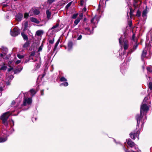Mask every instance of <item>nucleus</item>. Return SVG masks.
<instances>
[{"label": "nucleus", "instance_id": "1", "mask_svg": "<svg viewBox=\"0 0 152 152\" xmlns=\"http://www.w3.org/2000/svg\"><path fill=\"white\" fill-rule=\"evenodd\" d=\"M10 112L8 111L3 113L0 117V119L4 123L5 121H7L10 115Z\"/></svg>", "mask_w": 152, "mask_h": 152}, {"label": "nucleus", "instance_id": "2", "mask_svg": "<svg viewBox=\"0 0 152 152\" xmlns=\"http://www.w3.org/2000/svg\"><path fill=\"white\" fill-rule=\"evenodd\" d=\"M142 118L143 115L141 111H140V114L137 115L135 116L136 119L137 120V126H139L140 121Z\"/></svg>", "mask_w": 152, "mask_h": 152}, {"label": "nucleus", "instance_id": "3", "mask_svg": "<svg viewBox=\"0 0 152 152\" xmlns=\"http://www.w3.org/2000/svg\"><path fill=\"white\" fill-rule=\"evenodd\" d=\"M10 34L12 36L15 37L20 34V32L18 29L16 28H14L12 31L10 30Z\"/></svg>", "mask_w": 152, "mask_h": 152}, {"label": "nucleus", "instance_id": "4", "mask_svg": "<svg viewBox=\"0 0 152 152\" xmlns=\"http://www.w3.org/2000/svg\"><path fill=\"white\" fill-rule=\"evenodd\" d=\"M32 102V99L31 98L26 99L23 100V104L21 105L22 106H26V103L29 105Z\"/></svg>", "mask_w": 152, "mask_h": 152}, {"label": "nucleus", "instance_id": "5", "mask_svg": "<svg viewBox=\"0 0 152 152\" xmlns=\"http://www.w3.org/2000/svg\"><path fill=\"white\" fill-rule=\"evenodd\" d=\"M140 131L138 130L136 133L131 132L130 134L129 135L130 137L133 140H135L136 137L138 136H139Z\"/></svg>", "mask_w": 152, "mask_h": 152}, {"label": "nucleus", "instance_id": "6", "mask_svg": "<svg viewBox=\"0 0 152 152\" xmlns=\"http://www.w3.org/2000/svg\"><path fill=\"white\" fill-rule=\"evenodd\" d=\"M149 110V108L145 103L143 104L141 106L140 111H141L142 113V111L147 112Z\"/></svg>", "mask_w": 152, "mask_h": 152}, {"label": "nucleus", "instance_id": "7", "mask_svg": "<svg viewBox=\"0 0 152 152\" xmlns=\"http://www.w3.org/2000/svg\"><path fill=\"white\" fill-rule=\"evenodd\" d=\"M137 42V40L135 42V45H133L132 48L130 50L129 53H131L137 49L139 45V43H138Z\"/></svg>", "mask_w": 152, "mask_h": 152}, {"label": "nucleus", "instance_id": "8", "mask_svg": "<svg viewBox=\"0 0 152 152\" xmlns=\"http://www.w3.org/2000/svg\"><path fill=\"white\" fill-rule=\"evenodd\" d=\"M23 14L21 13H19L17 14L15 16V20L19 22H20L23 18Z\"/></svg>", "mask_w": 152, "mask_h": 152}, {"label": "nucleus", "instance_id": "9", "mask_svg": "<svg viewBox=\"0 0 152 152\" xmlns=\"http://www.w3.org/2000/svg\"><path fill=\"white\" fill-rule=\"evenodd\" d=\"M23 66L20 65H18L17 66V69L14 70V74H16L20 72L23 69Z\"/></svg>", "mask_w": 152, "mask_h": 152}, {"label": "nucleus", "instance_id": "10", "mask_svg": "<svg viewBox=\"0 0 152 152\" xmlns=\"http://www.w3.org/2000/svg\"><path fill=\"white\" fill-rule=\"evenodd\" d=\"M124 42V48L125 50H127L129 47V42L126 39H123Z\"/></svg>", "mask_w": 152, "mask_h": 152}, {"label": "nucleus", "instance_id": "11", "mask_svg": "<svg viewBox=\"0 0 152 152\" xmlns=\"http://www.w3.org/2000/svg\"><path fill=\"white\" fill-rule=\"evenodd\" d=\"M127 144L130 147L132 148L135 145V144L130 139H129L127 141Z\"/></svg>", "mask_w": 152, "mask_h": 152}, {"label": "nucleus", "instance_id": "12", "mask_svg": "<svg viewBox=\"0 0 152 152\" xmlns=\"http://www.w3.org/2000/svg\"><path fill=\"white\" fill-rule=\"evenodd\" d=\"M147 54V50L146 48H144L143 50L141 56V58L142 59H144L146 57Z\"/></svg>", "mask_w": 152, "mask_h": 152}, {"label": "nucleus", "instance_id": "13", "mask_svg": "<svg viewBox=\"0 0 152 152\" xmlns=\"http://www.w3.org/2000/svg\"><path fill=\"white\" fill-rule=\"evenodd\" d=\"M30 12H33L34 15H37L40 13V12L39 10L32 8L30 11Z\"/></svg>", "mask_w": 152, "mask_h": 152}, {"label": "nucleus", "instance_id": "14", "mask_svg": "<svg viewBox=\"0 0 152 152\" xmlns=\"http://www.w3.org/2000/svg\"><path fill=\"white\" fill-rule=\"evenodd\" d=\"M30 20L32 22H34L37 24H39V21L35 18L31 17L30 18Z\"/></svg>", "mask_w": 152, "mask_h": 152}, {"label": "nucleus", "instance_id": "15", "mask_svg": "<svg viewBox=\"0 0 152 152\" xmlns=\"http://www.w3.org/2000/svg\"><path fill=\"white\" fill-rule=\"evenodd\" d=\"M30 45V41H27L23 45V48H24L27 49L29 46Z\"/></svg>", "mask_w": 152, "mask_h": 152}, {"label": "nucleus", "instance_id": "16", "mask_svg": "<svg viewBox=\"0 0 152 152\" xmlns=\"http://www.w3.org/2000/svg\"><path fill=\"white\" fill-rule=\"evenodd\" d=\"M60 39H61V37H60L55 44V45L54 49H53V50L54 51H55V50H56L58 46V45L59 42H60Z\"/></svg>", "mask_w": 152, "mask_h": 152}, {"label": "nucleus", "instance_id": "17", "mask_svg": "<svg viewBox=\"0 0 152 152\" xmlns=\"http://www.w3.org/2000/svg\"><path fill=\"white\" fill-rule=\"evenodd\" d=\"M73 42L71 41H69L68 44V50H70L72 48L73 46Z\"/></svg>", "mask_w": 152, "mask_h": 152}, {"label": "nucleus", "instance_id": "18", "mask_svg": "<svg viewBox=\"0 0 152 152\" xmlns=\"http://www.w3.org/2000/svg\"><path fill=\"white\" fill-rule=\"evenodd\" d=\"M21 34L24 40L28 41V36L26 35L25 34L24 32H22L21 33Z\"/></svg>", "mask_w": 152, "mask_h": 152}, {"label": "nucleus", "instance_id": "19", "mask_svg": "<svg viewBox=\"0 0 152 152\" xmlns=\"http://www.w3.org/2000/svg\"><path fill=\"white\" fill-rule=\"evenodd\" d=\"M129 9L130 11L129 12V14L130 18H132L133 16H135V15L134 14H133V13L134 11V10H132V8L131 7H130Z\"/></svg>", "mask_w": 152, "mask_h": 152}, {"label": "nucleus", "instance_id": "20", "mask_svg": "<svg viewBox=\"0 0 152 152\" xmlns=\"http://www.w3.org/2000/svg\"><path fill=\"white\" fill-rule=\"evenodd\" d=\"M152 47L151 45L150 44V42L149 43H148V44H146L145 45V48H147V50H148L149 52L150 51V49H151V48Z\"/></svg>", "mask_w": 152, "mask_h": 152}, {"label": "nucleus", "instance_id": "21", "mask_svg": "<svg viewBox=\"0 0 152 152\" xmlns=\"http://www.w3.org/2000/svg\"><path fill=\"white\" fill-rule=\"evenodd\" d=\"M46 13L47 16V18L48 19H50L51 16V13L49 10H47L46 12Z\"/></svg>", "mask_w": 152, "mask_h": 152}, {"label": "nucleus", "instance_id": "22", "mask_svg": "<svg viewBox=\"0 0 152 152\" xmlns=\"http://www.w3.org/2000/svg\"><path fill=\"white\" fill-rule=\"evenodd\" d=\"M43 33V31L41 30H38L36 32V34L38 36H40L41 34H42Z\"/></svg>", "mask_w": 152, "mask_h": 152}, {"label": "nucleus", "instance_id": "23", "mask_svg": "<svg viewBox=\"0 0 152 152\" xmlns=\"http://www.w3.org/2000/svg\"><path fill=\"white\" fill-rule=\"evenodd\" d=\"M7 66H5V64L4 63L2 65L1 67L0 68V70L5 71L7 69Z\"/></svg>", "mask_w": 152, "mask_h": 152}, {"label": "nucleus", "instance_id": "24", "mask_svg": "<svg viewBox=\"0 0 152 152\" xmlns=\"http://www.w3.org/2000/svg\"><path fill=\"white\" fill-rule=\"evenodd\" d=\"M147 13V10L146 9L143 11L142 12V17H144L146 16Z\"/></svg>", "mask_w": 152, "mask_h": 152}, {"label": "nucleus", "instance_id": "25", "mask_svg": "<svg viewBox=\"0 0 152 152\" xmlns=\"http://www.w3.org/2000/svg\"><path fill=\"white\" fill-rule=\"evenodd\" d=\"M141 15V12L139 10H138L137 11L136 14L135 16L138 17H140Z\"/></svg>", "mask_w": 152, "mask_h": 152}, {"label": "nucleus", "instance_id": "26", "mask_svg": "<svg viewBox=\"0 0 152 152\" xmlns=\"http://www.w3.org/2000/svg\"><path fill=\"white\" fill-rule=\"evenodd\" d=\"M68 85V82H65L62 83L60 85V86H67Z\"/></svg>", "mask_w": 152, "mask_h": 152}, {"label": "nucleus", "instance_id": "27", "mask_svg": "<svg viewBox=\"0 0 152 152\" xmlns=\"http://www.w3.org/2000/svg\"><path fill=\"white\" fill-rule=\"evenodd\" d=\"M81 20V18H78L74 21V23L75 25H77L78 23L80 22V20Z\"/></svg>", "mask_w": 152, "mask_h": 152}, {"label": "nucleus", "instance_id": "28", "mask_svg": "<svg viewBox=\"0 0 152 152\" xmlns=\"http://www.w3.org/2000/svg\"><path fill=\"white\" fill-rule=\"evenodd\" d=\"M60 80L61 82H66L67 80L64 77H62L60 78Z\"/></svg>", "mask_w": 152, "mask_h": 152}, {"label": "nucleus", "instance_id": "29", "mask_svg": "<svg viewBox=\"0 0 152 152\" xmlns=\"http://www.w3.org/2000/svg\"><path fill=\"white\" fill-rule=\"evenodd\" d=\"M30 91L32 95H34L36 93L35 91L33 89H31Z\"/></svg>", "mask_w": 152, "mask_h": 152}, {"label": "nucleus", "instance_id": "30", "mask_svg": "<svg viewBox=\"0 0 152 152\" xmlns=\"http://www.w3.org/2000/svg\"><path fill=\"white\" fill-rule=\"evenodd\" d=\"M148 87L150 90H152V83L150 82L148 85Z\"/></svg>", "mask_w": 152, "mask_h": 152}, {"label": "nucleus", "instance_id": "31", "mask_svg": "<svg viewBox=\"0 0 152 152\" xmlns=\"http://www.w3.org/2000/svg\"><path fill=\"white\" fill-rule=\"evenodd\" d=\"M8 50L7 49H6L5 50V52H3V53H1L0 54V56L2 57H3L4 56V55L3 54L5 55L7 53V51Z\"/></svg>", "mask_w": 152, "mask_h": 152}, {"label": "nucleus", "instance_id": "32", "mask_svg": "<svg viewBox=\"0 0 152 152\" xmlns=\"http://www.w3.org/2000/svg\"><path fill=\"white\" fill-rule=\"evenodd\" d=\"M72 1H71L65 7V8L66 9H68L69 7L72 4Z\"/></svg>", "mask_w": 152, "mask_h": 152}, {"label": "nucleus", "instance_id": "33", "mask_svg": "<svg viewBox=\"0 0 152 152\" xmlns=\"http://www.w3.org/2000/svg\"><path fill=\"white\" fill-rule=\"evenodd\" d=\"M146 69L149 72L151 73L152 72V68L148 66L147 67Z\"/></svg>", "mask_w": 152, "mask_h": 152}, {"label": "nucleus", "instance_id": "34", "mask_svg": "<svg viewBox=\"0 0 152 152\" xmlns=\"http://www.w3.org/2000/svg\"><path fill=\"white\" fill-rule=\"evenodd\" d=\"M59 25V24L58 23H56V24L55 25L53 26L51 28V29H53L55 28H57V27H58V26Z\"/></svg>", "mask_w": 152, "mask_h": 152}, {"label": "nucleus", "instance_id": "35", "mask_svg": "<svg viewBox=\"0 0 152 152\" xmlns=\"http://www.w3.org/2000/svg\"><path fill=\"white\" fill-rule=\"evenodd\" d=\"M17 56L18 58L20 59L23 58L24 57V56L23 55H21L19 54L17 55Z\"/></svg>", "mask_w": 152, "mask_h": 152}, {"label": "nucleus", "instance_id": "36", "mask_svg": "<svg viewBox=\"0 0 152 152\" xmlns=\"http://www.w3.org/2000/svg\"><path fill=\"white\" fill-rule=\"evenodd\" d=\"M55 0H48L47 2L50 4L55 1Z\"/></svg>", "mask_w": 152, "mask_h": 152}, {"label": "nucleus", "instance_id": "37", "mask_svg": "<svg viewBox=\"0 0 152 152\" xmlns=\"http://www.w3.org/2000/svg\"><path fill=\"white\" fill-rule=\"evenodd\" d=\"M135 34L134 33H133L132 35V40L134 42H136V41L137 40H136L135 39Z\"/></svg>", "mask_w": 152, "mask_h": 152}, {"label": "nucleus", "instance_id": "38", "mask_svg": "<svg viewBox=\"0 0 152 152\" xmlns=\"http://www.w3.org/2000/svg\"><path fill=\"white\" fill-rule=\"evenodd\" d=\"M2 123L3 124H4V125L5 126L7 127L8 126V124L7 121H5V122H4V123L2 121Z\"/></svg>", "mask_w": 152, "mask_h": 152}, {"label": "nucleus", "instance_id": "39", "mask_svg": "<svg viewBox=\"0 0 152 152\" xmlns=\"http://www.w3.org/2000/svg\"><path fill=\"white\" fill-rule=\"evenodd\" d=\"M78 15V13L74 14L72 16V18L73 19H76Z\"/></svg>", "mask_w": 152, "mask_h": 152}, {"label": "nucleus", "instance_id": "40", "mask_svg": "<svg viewBox=\"0 0 152 152\" xmlns=\"http://www.w3.org/2000/svg\"><path fill=\"white\" fill-rule=\"evenodd\" d=\"M29 15L28 13H25L24 14V17L25 18H27L29 17Z\"/></svg>", "mask_w": 152, "mask_h": 152}, {"label": "nucleus", "instance_id": "41", "mask_svg": "<svg viewBox=\"0 0 152 152\" xmlns=\"http://www.w3.org/2000/svg\"><path fill=\"white\" fill-rule=\"evenodd\" d=\"M6 140L5 138H0V142H5Z\"/></svg>", "mask_w": 152, "mask_h": 152}, {"label": "nucleus", "instance_id": "42", "mask_svg": "<svg viewBox=\"0 0 152 152\" xmlns=\"http://www.w3.org/2000/svg\"><path fill=\"white\" fill-rule=\"evenodd\" d=\"M54 41V38H53L52 40H50L49 41V42L50 44H53Z\"/></svg>", "mask_w": 152, "mask_h": 152}, {"label": "nucleus", "instance_id": "43", "mask_svg": "<svg viewBox=\"0 0 152 152\" xmlns=\"http://www.w3.org/2000/svg\"><path fill=\"white\" fill-rule=\"evenodd\" d=\"M8 66L10 67V68H8V72H10L13 69V68L10 65H9Z\"/></svg>", "mask_w": 152, "mask_h": 152}, {"label": "nucleus", "instance_id": "44", "mask_svg": "<svg viewBox=\"0 0 152 152\" xmlns=\"http://www.w3.org/2000/svg\"><path fill=\"white\" fill-rule=\"evenodd\" d=\"M35 55V52L34 51L33 52H32L31 53L30 55L29 56V58H30L31 56H33Z\"/></svg>", "mask_w": 152, "mask_h": 152}, {"label": "nucleus", "instance_id": "45", "mask_svg": "<svg viewBox=\"0 0 152 152\" xmlns=\"http://www.w3.org/2000/svg\"><path fill=\"white\" fill-rule=\"evenodd\" d=\"M128 25H129V26L131 27L132 25V22L131 20L129 21L128 22Z\"/></svg>", "mask_w": 152, "mask_h": 152}, {"label": "nucleus", "instance_id": "46", "mask_svg": "<svg viewBox=\"0 0 152 152\" xmlns=\"http://www.w3.org/2000/svg\"><path fill=\"white\" fill-rule=\"evenodd\" d=\"M148 97H145L144 99V100H143V102L144 103H145L148 100Z\"/></svg>", "mask_w": 152, "mask_h": 152}, {"label": "nucleus", "instance_id": "47", "mask_svg": "<svg viewBox=\"0 0 152 152\" xmlns=\"http://www.w3.org/2000/svg\"><path fill=\"white\" fill-rule=\"evenodd\" d=\"M122 39L121 37L119 39V43L121 45H122Z\"/></svg>", "mask_w": 152, "mask_h": 152}, {"label": "nucleus", "instance_id": "48", "mask_svg": "<svg viewBox=\"0 0 152 152\" xmlns=\"http://www.w3.org/2000/svg\"><path fill=\"white\" fill-rule=\"evenodd\" d=\"M95 17H94L92 18L91 20V23L95 24V23L94 22V20L95 19Z\"/></svg>", "mask_w": 152, "mask_h": 152}, {"label": "nucleus", "instance_id": "49", "mask_svg": "<svg viewBox=\"0 0 152 152\" xmlns=\"http://www.w3.org/2000/svg\"><path fill=\"white\" fill-rule=\"evenodd\" d=\"M24 27H28V21H26L24 23Z\"/></svg>", "mask_w": 152, "mask_h": 152}, {"label": "nucleus", "instance_id": "50", "mask_svg": "<svg viewBox=\"0 0 152 152\" xmlns=\"http://www.w3.org/2000/svg\"><path fill=\"white\" fill-rule=\"evenodd\" d=\"M43 47V45H41V46H40L39 49H38V51L39 52V51H40L42 50V47Z\"/></svg>", "mask_w": 152, "mask_h": 152}, {"label": "nucleus", "instance_id": "51", "mask_svg": "<svg viewBox=\"0 0 152 152\" xmlns=\"http://www.w3.org/2000/svg\"><path fill=\"white\" fill-rule=\"evenodd\" d=\"M103 1H104V0H100V1H99V8L98 9V10H99V9L100 8V7H100V4H103Z\"/></svg>", "mask_w": 152, "mask_h": 152}, {"label": "nucleus", "instance_id": "52", "mask_svg": "<svg viewBox=\"0 0 152 152\" xmlns=\"http://www.w3.org/2000/svg\"><path fill=\"white\" fill-rule=\"evenodd\" d=\"M82 35L81 34L77 38V40H80L82 39Z\"/></svg>", "mask_w": 152, "mask_h": 152}, {"label": "nucleus", "instance_id": "53", "mask_svg": "<svg viewBox=\"0 0 152 152\" xmlns=\"http://www.w3.org/2000/svg\"><path fill=\"white\" fill-rule=\"evenodd\" d=\"M44 89H42L40 91L41 94L42 96L44 95Z\"/></svg>", "mask_w": 152, "mask_h": 152}, {"label": "nucleus", "instance_id": "54", "mask_svg": "<svg viewBox=\"0 0 152 152\" xmlns=\"http://www.w3.org/2000/svg\"><path fill=\"white\" fill-rule=\"evenodd\" d=\"M46 72H45V71H44L43 72V74L42 75V78H43L45 76V75H46Z\"/></svg>", "mask_w": 152, "mask_h": 152}, {"label": "nucleus", "instance_id": "55", "mask_svg": "<svg viewBox=\"0 0 152 152\" xmlns=\"http://www.w3.org/2000/svg\"><path fill=\"white\" fill-rule=\"evenodd\" d=\"M20 62H21L20 60H18L15 62V63L16 64H19L20 63Z\"/></svg>", "mask_w": 152, "mask_h": 152}, {"label": "nucleus", "instance_id": "56", "mask_svg": "<svg viewBox=\"0 0 152 152\" xmlns=\"http://www.w3.org/2000/svg\"><path fill=\"white\" fill-rule=\"evenodd\" d=\"M84 3V1L83 0H82L80 1V4L81 6H83V4Z\"/></svg>", "mask_w": 152, "mask_h": 152}, {"label": "nucleus", "instance_id": "57", "mask_svg": "<svg viewBox=\"0 0 152 152\" xmlns=\"http://www.w3.org/2000/svg\"><path fill=\"white\" fill-rule=\"evenodd\" d=\"M12 61H9L8 62V65H10L11 64H12Z\"/></svg>", "mask_w": 152, "mask_h": 152}, {"label": "nucleus", "instance_id": "58", "mask_svg": "<svg viewBox=\"0 0 152 152\" xmlns=\"http://www.w3.org/2000/svg\"><path fill=\"white\" fill-rule=\"evenodd\" d=\"M85 29L86 30H87V31H89L90 30V29L88 27H87V28H85Z\"/></svg>", "mask_w": 152, "mask_h": 152}, {"label": "nucleus", "instance_id": "59", "mask_svg": "<svg viewBox=\"0 0 152 152\" xmlns=\"http://www.w3.org/2000/svg\"><path fill=\"white\" fill-rule=\"evenodd\" d=\"M126 34H127V33L126 32H125L124 33V36L125 37V38L126 37Z\"/></svg>", "mask_w": 152, "mask_h": 152}, {"label": "nucleus", "instance_id": "60", "mask_svg": "<svg viewBox=\"0 0 152 152\" xmlns=\"http://www.w3.org/2000/svg\"><path fill=\"white\" fill-rule=\"evenodd\" d=\"M87 10V9H86V7H84L83 9V10L84 11V12H86Z\"/></svg>", "mask_w": 152, "mask_h": 152}, {"label": "nucleus", "instance_id": "61", "mask_svg": "<svg viewBox=\"0 0 152 152\" xmlns=\"http://www.w3.org/2000/svg\"><path fill=\"white\" fill-rule=\"evenodd\" d=\"M27 27H24V28L23 29V31H25L26 30H27Z\"/></svg>", "mask_w": 152, "mask_h": 152}, {"label": "nucleus", "instance_id": "62", "mask_svg": "<svg viewBox=\"0 0 152 152\" xmlns=\"http://www.w3.org/2000/svg\"><path fill=\"white\" fill-rule=\"evenodd\" d=\"M8 6V5H7V4H6L3 5V7H6Z\"/></svg>", "mask_w": 152, "mask_h": 152}, {"label": "nucleus", "instance_id": "63", "mask_svg": "<svg viewBox=\"0 0 152 152\" xmlns=\"http://www.w3.org/2000/svg\"><path fill=\"white\" fill-rule=\"evenodd\" d=\"M30 59V58H29V59L28 60H26L25 61V63H27L28 62Z\"/></svg>", "mask_w": 152, "mask_h": 152}, {"label": "nucleus", "instance_id": "64", "mask_svg": "<svg viewBox=\"0 0 152 152\" xmlns=\"http://www.w3.org/2000/svg\"><path fill=\"white\" fill-rule=\"evenodd\" d=\"M80 17L82 18L83 17V13H81V14L80 15Z\"/></svg>", "mask_w": 152, "mask_h": 152}]
</instances>
